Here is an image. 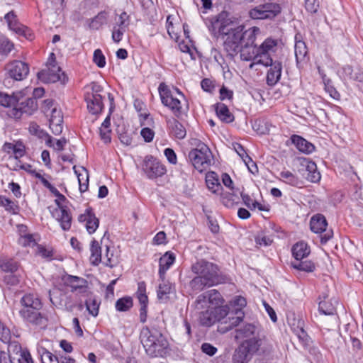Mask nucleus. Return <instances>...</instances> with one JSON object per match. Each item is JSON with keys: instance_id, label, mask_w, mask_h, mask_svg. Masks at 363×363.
Wrapping results in <instances>:
<instances>
[{"instance_id": "obj_1", "label": "nucleus", "mask_w": 363, "mask_h": 363, "mask_svg": "<svg viewBox=\"0 0 363 363\" xmlns=\"http://www.w3.org/2000/svg\"><path fill=\"white\" fill-rule=\"evenodd\" d=\"M211 34L217 38L223 40L224 50L230 56H234L240 50L242 45V31L244 26H235V21L227 11H222L212 18L208 24Z\"/></svg>"}, {"instance_id": "obj_2", "label": "nucleus", "mask_w": 363, "mask_h": 363, "mask_svg": "<svg viewBox=\"0 0 363 363\" xmlns=\"http://www.w3.org/2000/svg\"><path fill=\"white\" fill-rule=\"evenodd\" d=\"M191 272L196 274L189 282L191 289L196 292H200L205 288H209L223 284L225 281L219 267L210 262L200 259L191 265Z\"/></svg>"}, {"instance_id": "obj_3", "label": "nucleus", "mask_w": 363, "mask_h": 363, "mask_svg": "<svg viewBox=\"0 0 363 363\" xmlns=\"http://www.w3.org/2000/svg\"><path fill=\"white\" fill-rule=\"evenodd\" d=\"M140 337L147 354L150 357H164L167 353L169 342L158 330L143 328Z\"/></svg>"}, {"instance_id": "obj_4", "label": "nucleus", "mask_w": 363, "mask_h": 363, "mask_svg": "<svg viewBox=\"0 0 363 363\" xmlns=\"http://www.w3.org/2000/svg\"><path fill=\"white\" fill-rule=\"evenodd\" d=\"M211 155L209 147L201 142L189 152V160L199 172L206 171L211 166Z\"/></svg>"}, {"instance_id": "obj_5", "label": "nucleus", "mask_w": 363, "mask_h": 363, "mask_svg": "<svg viewBox=\"0 0 363 363\" xmlns=\"http://www.w3.org/2000/svg\"><path fill=\"white\" fill-rule=\"evenodd\" d=\"M38 79L45 83H55L60 81L65 84L68 79L64 72H61L57 65L55 56L51 52L46 64V68L38 73Z\"/></svg>"}, {"instance_id": "obj_6", "label": "nucleus", "mask_w": 363, "mask_h": 363, "mask_svg": "<svg viewBox=\"0 0 363 363\" xmlns=\"http://www.w3.org/2000/svg\"><path fill=\"white\" fill-rule=\"evenodd\" d=\"M103 88L96 82H92L87 86L84 99L89 112L92 115L101 113L104 108L103 98L101 92Z\"/></svg>"}, {"instance_id": "obj_7", "label": "nucleus", "mask_w": 363, "mask_h": 363, "mask_svg": "<svg viewBox=\"0 0 363 363\" xmlns=\"http://www.w3.org/2000/svg\"><path fill=\"white\" fill-rule=\"evenodd\" d=\"M281 12V7L279 4L267 1L259 4L249 11V16L252 19L264 20L273 19Z\"/></svg>"}, {"instance_id": "obj_8", "label": "nucleus", "mask_w": 363, "mask_h": 363, "mask_svg": "<svg viewBox=\"0 0 363 363\" xmlns=\"http://www.w3.org/2000/svg\"><path fill=\"white\" fill-rule=\"evenodd\" d=\"M158 91L162 104L167 107L177 118H179L182 113V106L180 100L173 96L171 91L164 83H161L159 85Z\"/></svg>"}, {"instance_id": "obj_9", "label": "nucleus", "mask_w": 363, "mask_h": 363, "mask_svg": "<svg viewBox=\"0 0 363 363\" xmlns=\"http://www.w3.org/2000/svg\"><path fill=\"white\" fill-rule=\"evenodd\" d=\"M142 169L147 177L150 179H155L161 177L167 172V169L159 160L152 155H147L145 157Z\"/></svg>"}, {"instance_id": "obj_10", "label": "nucleus", "mask_w": 363, "mask_h": 363, "mask_svg": "<svg viewBox=\"0 0 363 363\" xmlns=\"http://www.w3.org/2000/svg\"><path fill=\"white\" fill-rule=\"evenodd\" d=\"M196 303L199 309H204L205 307L214 308L223 305L224 299L218 291L211 289L200 294L197 297Z\"/></svg>"}, {"instance_id": "obj_11", "label": "nucleus", "mask_w": 363, "mask_h": 363, "mask_svg": "<svg viewBox=\"0 0 363 363\" xmlns=\"http://www.w3.org/2000/svg\"><path fill=\"white\" fill-rule=\"evenodd\" d=\"M328 222L325 217L320 213L315 214L311 218L310 228L315 233H322L325 232L324 235L320 237V242L325 244L333 236L332 230H327Z\"/></svg>"}, {"instance_id": "obj_12", "label": "nucleus", "mask_w": 363, "mask_h": 363, "mask_svg": "<svg viewBox=\"0 0 363 363\" xmlns=\"http://www.w3.org/2000/svg\"><path fill=\"white\" fill-rule=\"evenodd\" d=\"M8 351L15 363H35L28 350L22 348L21 344L16 340L9 344Z\"/></svg>"}, {"instance_id": "obj_13", "label": "nucleus", "mask_w": 363, "mask_h": 363, "mask_svg": "<svg viewBox=\"0 0 363 363\" xmlns=\"http://www.w3.org/2000/svg\"><path fill=\"white\" fill-rule=\"evenodd\" d=\"M40 309H20L19 315L24 323L33 325L41 326L45 325L47 318L40 312Z\"/></svg>"}, {"instance_id": "obj_14", "label": "nucleus", "mask_w": 363, "mask_h": 363, "mask_svg": "<svg viewBox=\"0 0 363 363\" xmlns=\"http://www.w3.org/2000/svg\"><path fill=\"white\" fill-rule=\"evenodd\" d=\"M6 70L11 78L21 81L28 74L29 65L20 60H14L7 65Z\"/></svg>"}, {"instance_id": "obj_15", "label": "nucleus", "mask_w": 363, "mask_h": 363, "mask_svg": "<svg viewBox=\"0 0 363 363\" xmlns=\"http://www.w3.org/2000/svg\"><path fill=\"white\" fill-rule=\"evenodd\" d=\"M159 281L157 298L160 302L167 303L169 300V295L175 293V286L166 277H159Z\"/></svg>"}, {"instance_id": "obj_16", "label": "nucleus", "mask_w": 363, "mask_h": 363, "mask_svg": "<svg viewBox=\"0 0 363 363\" xmlns=\"http://www.w3.org/2000/svg\"><path fill=\"white\" fill-rule=\"evenodd\" d=\"M38 109L37 101L28 98L26 101L17 104L12 110V115L16 118H20L23 113L30 116Z\"/></svg>"}, {"instance_id": "obj_17", "label": "nucleus", "mask_w": 363, "mask_h": 363, "mask_svg": "<svg viewBox=\"0 0 363 363\" xmlns=\"http://www.w3.org/2000/svg\"><path fill=\"white\" fill-rule=\"evenodd\" d=\"M52 215L59 222L63 230L67 231L71 228L72 217L68 207L55 208Z\"/></svg>"}, {"instance_id": "obj_18", "label": "nucleus", "mask_w": 363, "mask_h": 363, "mask_svg": "<svg viewBox=\"0 0 363 363\" xmlns=\"http://www.w3.org/2000/svg\"><path fill=\"white\" fill-rule=\"evenodd\" d=\"M80 223H85V227L89 234L94 233L99 225V220L96 217L91 208H86L84 213L78 217Z\"/></svg>"}, {"instance_id": "obj_19", "label": "nucleus", "mask_w": 363, "mask_h": 363, "mask_svg": "<svg viewBox=\"0 0 363 363\" xmlns=\"http://www.w3.org/2000/svg\"><path fill=\"white\" fill-rule=\"evenodd\" d=\"M66 284L71 288L72 292L86 294L88 292V281L82 277L69 275L65 279Z\"/></svg>"}, {"instance_id": "obj_20", "label": "nucleus", "mask_w": 363, "mask_h": 363, "mask_svg": "<svg viewBox=\"0 0 363 363\" xmlns=\"http://www.w3.org/2000/svg\"><path fill=\"white\" fill-rule=\"evenodd\" d=\"M270 68L267 71L266 82L269 86H274L280 80L282 72V63L280 61L275 60L269 65Z\"/></svg>"}, {"instance_id": "obj_21", "label": "nucleus", "mask_w": 363, "mask_h": 363, "mask_svg": "<svg viewBox=\"0 0 363 363\" xmlns=\"http://www.w3.org/2000/svg\"><path fill=\"white\" fill-rule=\"evenodd\" d=\"M2 151L6 154H13L16 160L23 157L26 154V147L21 141H17L16 143L6 142L2 146Z\"/></svg>"}, {"instance_id": "obj_22", "label": "nucleus", "mask_w": 363, "mask_h": 363, "mask_svg": "<svg viewBox=\"0 0 363 363\" xmlns=\"http://www.w3.org/2000/svg\"><path fill=\"white\" fill-rule=\"evenodd\" d=\"M301 165L305 168V176L308 181L315 183L320 180V174L317 170V166L314 162L309 160H303Z\"/></svg>"}, {"instance_id": "obj_23", "label": "nucleus", "mask_w": 363, "mask_h": 363, "mask_svg": "<svg viewBox=\"0 0 363 363\" xmlns=\"http://www.w3.org/2000/svg\"><path fill=\"white\" fill-rule=\"evenodd\" d=\"M50 128L55 135H60L62 131L63 116L60 110L52 108L50 118Z\"/></svg>"}, {"instance_id": "obj_24", "label": "nucleus", "mask_w": 363, "mask_h": 363, "mask_svg": "<svg viewBox=\"0 0 363 363\" xmlns=\"http://www.w3.org/2000/svg\"><path fill=\"white\" fill-rule=\"evenodd\" d=\"M21 309H41L43 304L39 297L34 294H26L20 300Z\"/></svg>"}, {"instance_id": "obj_25", "label": "nucleus", "mask_w": 363, "mask_h": 363, "mask_svg": "<svg viewBox=\"0 0 363 363\" xmlns=\"http://www.w3.org/2000/svg\"><path fill=\"white\" fill-rule=\"evenodd\" d=\"M176 259L175 255L171 252H166L159 261V277H166L167 271L172 267Z\"/></svg>"}, {"instance_id": "obj_26", "label": "nucleus", "mask_w": 363, "mask_h": 363, "mask_svg": "<svg viewBox=\"0 0 363 363\" xmlns=\"http://www.w3.org/2000/svg\"><path fill=\"white\" fill-rule=\"evenodd\" d=\"M260 33L259 28L251 27L242 31V45L245 47H254L257 36Z\"/></svg>"}, {"instance_id": "obj_27", "label": "nucleus", "mask_w": 363, "mask_h": 363, "mask_svg": "<svg viewBox=\"0 0 363 363\" xmlns=\"http://www.w3.org/2000/svg\"><path fill=\"white\" fill-rule=\"evenodd\" d=\"M169 134L177 139H183L186 136V129L184 125L175 118L167 121Z\"/></svg>"}, {"instance_id": "obj_28", "label": "nucleus", "mask_w": 363, "mask_h": 363, "mask_svg": "<svg viewBox=\"0 0 363 363\" xmlns=\"http://www.w3.org/2000/svg\"><path fill=\"white\" fill-rule=\"evenodd\" d=\"M291 140L296 147L303 153L310 154L315 150V146L301 136L293 135Z\"/></svg>"}, {"instance_id": "obj_29", "label": "nucleus", "mask_w": 363, "mask_h": 363, "mask_svg": "<svg viewBox=\"0 0 363 363\" xmlns=\"http://www.w3.org/2000/svg\"><path fill=\"white\" fill-rule=\"evenodd\" d=\"M218 195L220 196V202L227 208H233L240 202V198L234 190L223 191V189Z\"/></svg>"}, {"instance_id": "obj_30", "label": "nucleus", "mask_w": 363, "mask_h": 363, "mask_svg": "<svg viewBox=\"0 0 363 363\" xmlns=\"http://www.w3.org/2000/svg\"><path fill=\"white\" fill-rule=\"evenodd\" d=\"M206 184L208 189L214 194H218L223 190L218 174L214 172H209L206 174Z\"/></svg>"}, {"instance_id": "obj_31", "label": "nucleus", "mask_w": 363, "mask_h": 363, "mask_svg": "<svg viewBox=\"0 0 363 363\" xmlns=\"http://www.w3.org/2000/svg\"><path fill=\"white\" fill-rule=\"evenodd\" d=\"M262 339L258 335L252 337V338L243 340L240 346H241L243 350H245L251 355H253L259 350L262 345Z\"/></svg>"}, {"instance_id": "obj_32", "label": "nucleus", "mask_w": 363, "mask_h": 363, "mask_svg": "<svg viewBox=\"0 0 363 363\" xmlns=\"http://www.w3.org/2000/svg\"><path fill=\"white\" fill-rule=\"evenodd\" d=\"M256 327L252 324H245L236 330L235 337L237 339L246 340L258 336Z\"/></svg>"}, {"instance_id": "obj_33", "label": "nucleus", "mask_w": 363, "mask_h": 363, "mask_svg": "<svg viewBox=\"0 0 363 363\" xmlns=\"http://www.w3.org/2000/svg\"><path fill=\"white\" fill-rule=\"evenodd\" d=\"M90 262L94 266L99 265L102 262L101 247L97 240L93 239L90 244Z\"/></svg>"}, {"instance_id": "obj_34", "label": "nucleus", "mask_w": 363, "mask_h": 363, "mask_svg": "<svg viewBox=\"0 0 363 363\" xmlns=\"http://www.w3.org/2000/svg\"><path fill=\"white\" fill-rule=\"evenodd\" d=\"M217 116L223 122L229 123L234 121V116L230 113L228 106L223 103H218L216 106Z\"/></svg>"}, {"instance_id": "obj_35", "label": "nucleus", "mask_w": 363, "mask_h": 363, "mask_svg": "<svg viewBox=\"0 0 363 363\" xmlns=\"http://www.w3.org/2000/svg\"><path fill=\"white\" fill-rule=\"evenodd\" d=\"M274 62L270 54L258 50V49L256 48L255 62H252L249 67L250 69H252L255 65H262L264 67H269Z\"/></svg>"}, {"instance_id": "obj_36", "label": "nucleus", "mask_w": 363, "mask_h": 363, "mask_svg": "<svg viewBox=\"0 0 363 363\" xmlns=\"http://www.w3.org/2000/svg\"><path fill=\"white\" fill-rule=\"evenodd\" d=\"M310 253V249L307 243L300 242L295 244L292 247V254L296 260H301L307 257Z\"/></svg>"}, {"instance_id": "obj_37", "label": "nucleus", "mask_w": 363, "mask_h": 363, "mask_svg": "<svg viewBox=\"0 0 363 363\" xmlns=\"http://www.w3.org/2000/svg\"><path fill=\"white\" fill-rule=\"evenodd\" d=\"M206 311L201 312L199 321L201 325L203 326H211L216 323L213 308L205 307Z\"/></svg>"}, {"instance_id": "obj_38", "label": "nucleus", "mask_w": 363, "mask_h": 363, "mask_svg": "<svg viewBox=\"0 0 363 363\" xmlns=\"http://www.w3.org/2000/svg\"><path fill=\"white\" fill-rule=\"evenodd\" d=\"M38 353L40 357L41 363H60V359L43 347L38 348Z\"/></svg>"}, {"instance_id": "obj_39", "label": "nucleus", "mask_w": 363, "mask_h": 363, "mask_svg": "<svg viewBox=\"0 0 363 363\" xmlns=\"http://www.w3.org/2000/svg\"><path fill=\"white\" fill-rule=\"evenodd\" d=\"M277 45V40L272 38H267L259 46H257V48L258 50L265 52L271 55L276 52Z\"/></svg>"}, {"instance_id": "obj_40", "label": "nucleus", "mask_w": 363, "mask_h": 363, "mask_svg": "<svg viewBox=\"0 0 363 363\" xmlns=\"http://www.w3.org/2000/svg\"><path fill=\"white\" fill-rule=\"evenodd\" d=\"M0 206L4 208V209L10 213L17 214L19 211V206L16 201H13L4 196H1L0 198Z\"/></svg>"}, {"instance_id": "obj_41", "label": "nucleus", "mask_w": 363, "mask_h": 363, "mask_svg": "<svg viewBox=\"0 0 363 363\" xmlns=\"http://www.w3.org/2000/svg\"><path fill=\"white\" fill-rule=\"evenodd\" d=\"M252 356L245 350H243L241 346H239L234 352L233 361V363H247Z\"/></svg>"}, {"instance_id": "obj_42", "label": "nucleus", "mask_w": 363, "mask_h": 363, "mask_svg": "<svg viewBox=\"0 0 363 363\" xmlns=\"http://www.w3.org/2000/svg\"><path fill=\"white\" fill-rule=\"evenodd\" d=\"M294 49L297 62L303 61L308 53V49L306 43L303 40H296Z\"/></svg>"}, {"instance_id": "obj_43", "label": "nucleus", "mask_w": 363, "mask_h": 363, "mask_svg": "<svg viewBox=\"0 0 363 363\" xmlns=\"http://www.w3.org/2000/svg\"><path fill=\"white\" fill-rule=\"evenodd\" d=\"M280 177L283 182L293 186H299L302 184V182L298 177L289 170L282 171L280 173Z\"/></svg>"}, {"instance_id": "obj_44", "label": "nucleus", "mask_w": 363, "mask_h": 363, "mask_svg": "<svg viewBox=\"0 0 363 363\" xmlns=\"http://www.w3.org/2000/svg\"><path fill=\"white\" fill-rule=\"evenodd\" d=\"M133 301L130 296L121 298L116 301L115 304L116 311L120 312L128 311L133 307Z\"/></svg>"}, {"instance_id": "obj_45", "label": "nucleus", "mask_w": 363, "mask_h": 363, "mask_svg": "<svg viewBox=\"0 0 363 363\" xmlns=\"http://www.w3.org/2000/svg\"><path fill=\"white\" fill-rule=\"evenodd\" d=\"M108 13L106 11L99 12L94 18L91 19L89 27L91 29L98 30L107 22Z\"/></svg>"}, {"instance_id": "obj_46", "label": "nucleus", "mask_w": 363, "mask_h": 363, "mask_svg": "<svg viewBox=\"0 0 363 363\" xmlns=\"http://www.w3.org/2000/svg\"><path fill=\"white\" fill-rule=\"evenodd\" d=\"M293 268L306 272H312L315 270V266L311 261L296 260L291 263Z\"/></svg>"}, {"instance_id": "obj_47", "label": "nucleus", "mask_w": 363, "mask_h": 363, "mask_svg": "<svg viewBox=\"0 0 363 363\" xmlns=\"http://www.w3.org/2000/svg\"><path fill=\"white\" fill-rule=\"evenodd\" d=\"M257 46L254 47H245L242 46L239 52H240V58L244 61H252L255 62L256 55Z\"/></svg>"}, {"instance_id": "obj_48", "label": "nucleus", "mask_w": 363, "mask_h": 363, "mask_svg": "<svg viewBox=\"0 0 363 363\" xmlns=\"http://www.w3.org/2000/svg\"><path fill=\"white\" fill-rule=\"evenodd\" d=\"M135 296L140 303H148V297L146 293V284L145 281L138 282Z\"/></svg>"}, {"instance_id": "obj_49", "label": "nucleus", "mask_w": 363, "mask_h": 363, "mask_svg": "<svg viewBox=\"0 0 363 363\" xmlns=\"http://www.w3.org/2000/svg\"><path fill=\"white\" fill-rule=\"evenodd\" d=\"M318 311L324 315H333L335 312V308L330 301L323 300L319 302Z\"/></svg>"}, {"instance_id": "obj_50", "label": "nucleus", "mask_w": 363, "mask_h": 363, "mask_svg": "<svg viewBox=\"0 0 363 363\" xmlns=\"http://www.w3.org/2000/svg\"><path fill=\"white\" fill-rule=\"evenodd\" d=\"M1 269L6 272H15L18 269V264L13 259H4L0 260Z\"/></svg>"}, {"instance_id": "obj_51", "label": "nucleus", "mask_w": 363, "mask_h": 363, "mask_svg": "<svg viewBox=\"0 0 363 363\" xmlns=\"http://www.w3.org/2000/svg\"><path fill=\"white\" fill-rule=\"evenodd\" d=\"M106 254L104 257L103 263L110 268L114 267L118 263L117 257L113 255V252H110L108 246H106Z\"/></svg>"}, {"instance_id": "obj_52", "label": "nucleus", "mask_w": 363, "mask_h": 363, "mask_svg": "<svg viewBox=\"0 0 363 363\" xmlns=\"http://www.w3.org/2000/svg\"><path fill=\"white\" fill-rule=\"evenodd\" d=\"M18 101V99L15 96H10L0 92V104L5 107L15 106Z\"/></svg>"}, {"instance_id": "obj_53", "label": "nucleus", "mask_w": 363, "mask_h": 363, "mask_svg": "<svg viewBox=\"0 0 363 363\" xmlns=\"http://www.w3.org/2000/svg\"><path fill=\"white\" fill-rule=\"evenodd\" d=\"M256 244L261 247H267L273 242V238L271 235H267L266 233L262 232L255 238Z\"/></svg>"}, {"instance_id": "obj_54", "label": "nucleus", "mask_w": 363, "mask_h": 363, "mask_svg": "<svg viewBox=\"0 0 363 363\" xmlns=\"http://www.w3.org/2000/svg\"><path fill=\"white\" fill-rule=\"evenodd\" d=\"M13 44L7 38L4 37L0 38V54L3 55H8L9 52L13 49Z\"/></svg>"}, {"instance_id": "obj_55", "label": "nucleus", "mask_w": 363, "mask_h": 363, "mask_svg": "<svg viewBox=\"0 0 363 363\" xmlns=\"http://www.w3.org/2000/svg\"><path fill=\"white\" fill-rule=\"evenodd\" d=\"M29 133L38 137L40 139H43L45 136H47V132L40 128V125L35 122H31L28 128Z\"/></svg>"}, {"instance_id": "obj_56", "label": "nucleus", "mask_w": 363, "mask_h": 363, "mask_svg": "<svg viewBox=\"0 0 363 363\" xmlns=\"http://www.w3.org/2000/svg\"><path fill=\"white\" fill-rule=\"evenodd\" d=\"M11 339V334L9 328L0 323V340L4 343H7L9 346L11 342H13Z\"/></svg>"}, {"instance_id": "obj_57", "label": "nucleus", "mask_w": 363, "mask_h": 363, "mask_svg": "<svg viewBox=\"0 0 363 363\" xmlns=\"http://www.w3.org/2000/svg\"><path fill=\"white\" fill-rule=\"evenodd\" d=\"M93 61L100 68L105 67L106 58L100 49H96L94 52Z\"/></svg>"}, {"instance_id": "obj_58", "label": "nucleus", "mask_w": 363, "mask_h": 363, "mask_svg": "<svg viewBox=\"0 0 363 363\" xmlns=\"http://www.w3.org/2000/svg\"><path fill=\"white\" fill-rule=\"evenodd\" d=\"M37 254L43 258L52 259L53 250L50 247H45L42 245H37Z\"/></svg>"}, {"instance_id": "obj_59", "label": "nucleus", "mask_w": 363, "mask_h": 363, "mask_svg": "<svg viewBox=\"0 0 363 363\" xmlns=\"http://www.w3.org/2000/svg\"><path fill=\"white\" fill-rule=\"evenodd\" d=\"M166 24H167V33H168L169 37L174 40H177L179 38V35L177 31L175 30V29H174L171 16H167Z\"/></svg>"}, {"instance_id": "obj_60", "label": "nucleus", "mask_w": 363, "mask_h": 363, "mask_svg": "<svg viewBox=\"0 0 363 363\" xmlns=\"http://www.w3.org/2000/svg\"><path fill=\"white\" fill-rule=\"evenodd\" d=\"M130 24V16L129 15L123 11L119 16L118 18H116V25L119 27L127 28Z\"/></svg>"}, {"instance_id": "obj_61", "label": "nucleus", "mask_w": 363, "mask_h": 363, "mask_svg": "<svg viewBox=\"0 0 363 363\" xmlns=\"http://www.w3.org/2000/svg\"><path fill=\"white\" fill-rule=\"evenodd\" d=\"M216 322L220 321L225 318L228 313V310L227 306H219L213 308Z\"/></svg>"}, {"instance_id": "obj_62", "label": "nucleus", "mask_w": 363, "mask_h": 363, "mask_svg": "<svg viewBox=\"0 0 363 363\" xmlns=\"http://www.w3.org/2000/svg\"><path fill=\"white\" fill-rule=\"evenodd\" d=\"M126 28L114 26L112 31V40L113 42L118 43L123 39V34Z\"/></svg>"}, {"instance_id": "obj_63", "label": "nucleus", "mask_w": 363, "mask_h": 363, "mask_svg": "<svg viewBox=\"0 0 363 363\" xmlns=\"http://www.w3.org/2000/svg\"><path fill=\"white\" fill-rule=\"evenodd\" d=\"M318 0H305V8L307 11L311 13H315L319 9Z\"/></svg>"}, {"instance_id": "obj_64", "label": "nucleus", "mask_w": 363, "mask_h": 363, "mask_svg": "<svg viewBox=\"0 0 363 363\" xmlns=\"http://www.w3.org/2000/svg\"><path fill=\"white\" fill-rule=\"evenodd\" d=\"M86 309L93 316H96L99 313V304L95 300L86 301Z\"/></svg>"}]
</instances>
